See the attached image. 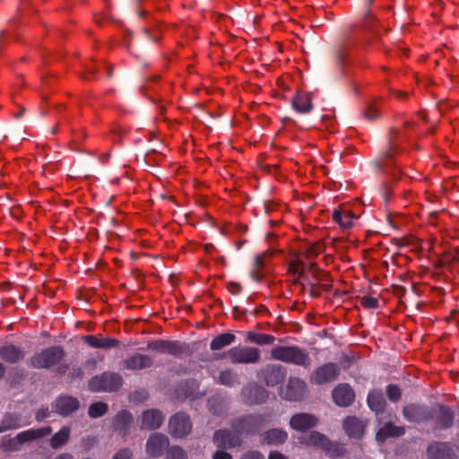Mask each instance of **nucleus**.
<instances>
[{"label":"nucleus","instance_id":"obj_1","mask_svg":"<svg viewBox=\"0 0 459 459\" xmlns=\"http://www.w3.org/2000/svg\"><path fill=\"white\" fill-rule=\"evenodd\" d=\"M65 356L66 351L62 346L53 345L33 354L29 366L37 369H50L61 363Z\"/></svg>","mask_w":459,"mask_h":459},{"label":"nucleus","instance_id":"obj_2","mask_svg":"<svg viewBox=\"0 0 459 459\" xmlns=\"http://www.w3.org/2000/svg\"><path fill=\"white\" fill-rule=\"evenodd\" d=\"M123 382V377L119 373L104 371L92 377L88 382V387L93 393H114L121 388Z\"/></svg>","mask_w":459,"mask_h":459},{"label":"nucleus","instance_id":"obj_3","mask_svg":"<svg viewBox=\"0 0 459 459\" xmlns=\"http://www.w3.org/2000/svg\"><path fill=\"white\" fill-rule=\"evenodd\" d=\"M265 421L264 415L250 413L233 419L230 425L239 437L255 436L264 427Z\"/></svg>","mask_w":459,"mask_h":459},{"label":"nucleus","instance_id":"obj_4","mask_svg":"<svg viewBox=\"0 0 459 459\" xmlns=\"http://www.w3.org/2000/svg\"><path fill=\"white\" fill-rule=\"evenodd\" d=\"M429 423L433 432L449 429L455 424V412L446 404L436 403L430 407Z\"/></svg>","mask_w":459,"mask_h":459},{"label":"nucleus","instance_id":"obj_5","mask_svg":"<svg viewBox=\"0 0 459 459\" xmlns=\"http://www.w3.org/2000/svg\"><path fill=\"white\" fill-rule=\"evenodd\" d=\"M276 360L307 367L310 363L308 354L298 346H276L271 351Z\"/></svg>","mask_w":459,"mask_h":459},{"label":"nucleus","instance_id":"obj_6","mask_svg":"<svg viewBox=\"0 0 459 459\" xmlns=\"http://www.w3.org/2000/svg\"><path fill=\"white\" fill-rule=\"evenodd\" d=\"M147 349L158 352L166 353L175 358H181L184 354L190 352L188 344L179 341H169L157 339L150 341Z\"/></svg>","mask_w":459,"mask_h":459},{"label":"nucleus","instance_id":"obj_7","mask_svg":"<svg viewBox=\"0 0 459 459\" xmlns=\"http://www.w3.org/2000/svg\"><path fill=\"white\" fill-rule=\"evenodd\" d=\"M193 424L189 415L178 411L169 420L168 432L174 438H183L192 431Z\"/></svg>","mask_w":459,"mask_h":459},{"label":"nucleus","instance_id":"obj_8","mask_svg":"<svg viewBox=\"0 0 459 459\" xmlns=\"http://www.w3.org/2000/svg\"><path fill=\"white\" fill-rule=\"evenodd\" d=\"M430 407L421 403H410L402 410L405 420L413 424H428L430 416Z\"/></svg>","mask_w":459,"mask_h":459},{"label":"nucleus","instance_id":"obj_9","mask_svg":"<svg viewBox=\"0 0 459 459\" xmlns=\"http://www.w3.org/2000/svg\"><path fill=\"white\" fill-rule=\"evenodd\" d=\"M213 444L220 449H233L242 446L243 437L233 429H220L213 432Z\"/></svg>","mask_w":459,"mask_h":459},{"label":"nucleus","instance_id":"obj_10","mask_svg":"<svg viewBox=\"0 0 459 459\" xmlns=\"http://www.w3.org/2000/svg\"><path fill=\"white\" fill-rule=\"evenodd\" d=\"M227 355L233 364L257 363L261 359L259 349L248 346L233 347Z\"/></svg>","mask_w":459,"mask_h":459},{"label":"nucleus","instance_id":"obj_11","mask_svg":"<svg viewBox=\"0 0 459 459\" xmlns=\"http://www.w3.org/2000/svg\"><path fill=\"white\" fill-rule=\"evenodd\" d=\"M340 373L341 368L336 363H325L312 372L310 382L317 385L332 383L338 378Z\"/></svg>","mask_w":459,"mask_h":459},{"label":"nucleus","instance_id":"obj_12","mask_svg":"<svg viewBox=\"0 0 459 459\" xmlns=\"http://www.w3.org/2000/svg\"><path fill=\"white\" fill-rule=\"evenodd\" d=\"M169 446V437L160 432L150 435L145 444V452L152 458H159Z\"/></svg>","mask_w":459,"mask_h":459},{"label":"nucleus","instance_id":"obj_13","mask_svg":"<svg viewBox=\"0 0 459 459\" xmlns=\"http://www.w3.org/2000/svg\"><path fill=\"white\" fill-rule=\"evenodd\" d=\"M286 369L281 365L269 364L261 369L259 376L268 386L281 384L286 377Z\"/></svg>","mask_w":459,"mask_h":459},{"label":"nucleus","instance_id":"obj_14","mask_svg":"<svg viewBox=\"0 0 459 459\" xmlns=\"http://www.w3.org/2000/svg\"><path fill=\"white\" fill-rule=\"evenodd\" d=\"M429 459H457L454 448L447 442L434 441L426 451Z\"/></svg>","mask_w":459,"mask_h":459},{"label":"nucleus","instance_id":"obj_15","mask_svg":"<svg viewBox=\"0 0 459 459\" xmlns=\"http://www.w3.org/2000/svg\"><path fill=\"white\" fill-rule=\"evenodd\" d=\"M307 385L299 377H290L288 381L285 390L281 391V394L289 401H300L306 393Z\"/></svg>","mask_w":459,"mask_h":459},{"label":"nucleus","instance_id":"obj_16","mask_svg":"<svg viewBox=\"0 0 459 459\" xmlns=\"http://www.w3.org/2000/svg\"><path fill=\"white\" fill-rule=\"evenodd\" d=\"M152 359L146 354L134 353L122 361V368L131 371L149 368L152 366Z\"/></svg>","mask_w":459,"mask_h":459},{"label":"nucleus","instance_id":"obj_17","mask_svg":"<svg viewBox=\"0 0 459 459\" xmlns=\"http://www.w3.org/2000/svg\"><path fill=\"white\" fill-rule=\"evenodd\" d=\"M332 397L336 405L348 407L353 403L355 394L349 384H339L333 388Z\"/></svg>","mask_w":459,"mask_h":459},{"label":"nucleus","instance_id":"obj_18","mask_svg":"<svg viewBox=\"0 0 459 459\" xmlns=\"http://www.w3.org/2000/svg\"><path fill=\"white\" fill-rule=\"evenodd\" d=\"M164 420L163 413L158 409L146 410L141 416V429L150 430L159 429Z\"/></svg>","mask_w":459,"mask_h":459},{"label":"nucleus","instance_id":"obj_19","mask_svg":"<svg viewBox=\"0 0 459 459\" xmlns=\"http://www.w3.org/2000/svg\"><path fill=\"white\" fill-rule=\"evenodd\" d=\"M29 421L25 420L21 413L6 411L0 421L1 433L17 429L29 425Z\"/></svg>","mask_w":459,"mask_h":459},{"label":"nucleus","instance_id":"obj_20","mask_svg":"<svg viewBox=\"0 0 459 459\" xmlns=\"http://www.w3.org/2000/svg\"><path fill=\"white\" fill-rule=\"evenodd\" d=\"M132 422V413L126 410H122L119 411L114 418L113 429L120 437H125L130 431Z\"/></svg>","mask_w":459,"mask_h":459},{"label":"nucleus","instance_id":"obj_21","mask_svg":"<svg viewBox=\"0 0 459 459\" xmlns=\"http://www.w3.org/2000/svg\"><path fill=\"white\" fill-rule=\"evenodd\" d=\"M317 418L312 414L300 412L294 414L290 420V426L296 430L304 431L317 425Z\"/></svg>","mask_w":459,"mask_h":459},{"label":"nucleus","instance_id":"obj_22","mask_svg":"<svg viewBox=\"0 0 459 459\" xmlns=\"http://www.w3.org/2000/svg\"><path fill=\"white\" fill-rule=\"evenodd\" d=\"M243 395L248 404H262L268 398V392L258 385L246 386L243 389Z\"/></svg>","mask_w":459,"mask_h":459},{"label":"nucleus","instance_id":"obj_23","mask_svg":"<svg viewBox=\"0 0 459 459\" xmlns=\"http://www.w3.org/2000/svg\"><path fill=\"white\" fill-rule=\"evenodd\" d=\"M52 428L50 426L42 427L39 429H30L18 433L13 438V442H20L21 446L24 443L44 437L51 434Z\"/></svg>","mask_w":459,"mask_h":459},{"label":"nucleus","instance_id":"obj_24","mask_svg":"<svg viewBox=\"0 0 459 459\" xmlns=\"http://www.w3.org/2000/svg\"><path fill=\"white\" fill-rule=\"evenodd\" d=\"M79 401L72 396H59L54 403L56 411L63 416H67L79 409Z\"/></svg>","mask_w":459,"mask_h":459},{"label":"nucleus","instance_id":"obj_25","mask_svg":"<svg viewBox=\"0 0 459 459\" xmlns=\"http://www.w3.org/2000/svg\"><path fill=\"white\" fill-rule=\"evenodd\" d=\"M25 357V351L14 344H4L0 347V359L10 364H16Z\"/></svg>","mask_w":459,"mask_h":459},{"label":"nucleus","instance_id":"obj_26","mask_svg":"<svg viewBox=\"0 0 459 459\" xmlns=\"http://www.w3.org/2000/svg\"><path fill=\"white\" fill-rule=\"evenodd\" d=\"M82 340L89 346L96 349H110L119 345L117 339L101 335H83Z\"/></svg>","mask_w":459,"mask_h":459},{"label":"nucleus","instance_id":"obj_27","mask_svg":"<svg viewBox=\"0 0 459 459\" xmlns=\"http://www.w3.org/2000/svg\"><path fill=\"white\" fill-rule=\"evenodd\" d=\"M393 158V152L390 151H385L382 153L381 157L379 159H377L372 161V166L377 172H385L392 176V178L394 180H398L399 177L396 174V172L393 171L391 169V162L389 161L390 159Z\"/></svg>","mask_w":459,"mask_h":459},{"label":"nucleus","instance_id":"obj_28","mask_svg":"<svg viewBox=\"0 0 459 459\" xmlns=\"http://www.w3.org/2000/svg\"><path fill=\"white\" fill-rule=\"evenodd\" d=\"M342 427L350 437L360 438L363 435L364 425L357 417L349 416L345 418Z\"/></svg>","mask_w":459,"mask_h":459},{"label":"nucleus","instance_id":"obj_29","mask_svg":"<svg viewBox=\"0 0 459 459\" xmlns=\"http://www.w3.org/2000/svg\"><path fill=\"white\" fill-rule=\"evenodd\" d=\"M404 434V427L396 426L393 422H387L377 432V439L385 441L387 437H399Z\"/></svg>","mask_w":459,"mask_h":459},{"label":"nucleus","instance_id":"obj_30","mask_svg":"<svg viewBox=\"0 0 459 459\" xmlns=\"http://www.w3.org/2000/svg\"><path fill=\"white\" fill-rule=\"evenodd\" d=\"M209 411L215 416H223L228 412V401L221 395H212L207 402Z\"/></svg>","mask_w":459,"mask_h":459},{"label":"nucleus","instance_id":"obj_31","mask_svg":"<svg viewBox=\"0 0 459 459\" xmlns=\"http://www.w3.org/2000/svg\"><path fill=\"white\" fill-rule=\"evenodd\" d=\"M368 407L376 413H382L385 411L386 402L380 390H372L367 396Z\"/></svg>","mask_w":459,"mask_h":459},{"label":"nucleus","instance_id":"obj_32","mask_svg":"<svg viewBox=\"0 0 459 459\" xmlns=\"http://www.w3.org/2000/svg\"><path fill=\"white\" fill-rule=\"evenodd\" d=\"M347 56L348 53L342 48H338L334 51L333 58L338 79L350 76L346 69Z\"/></svg>","mask_w":459,"mask_h":459},{"label":"nucleus","instance_id":"obj_33","mask_svg":"<svg viewBox=\"0 0 459 459\" xmlns=\"http://www.w3.org/2000/svg\"><path fill=\"white\" fill-rule=\"evenodd\" d=\"M291 106L299 113L306 114L312 110L313 105L309 95L298 92L291 100Z\"/></svg>","mask_w":459,"mask_h":459},{"label":"nucleus","instance_id":"obj_34","mask_svg":"<svg viewBox=\"0 0 459 459\" xmlns=\"http://www.w3.org/2000/svg\"><path fill=\"white\" fill-rule=\"evenodd\" d=\"M288 433L281 429H272L264 433L263 440L268 445H280L285 442Z\"/></svg>","mask_w":459,"mask_h":459},{"label":"nucleus","instance_id":"obj_35","mask_svg":"<svg viewBox=\"0 0 459 459\" xmlns=\"http://www.w3.org/2000/svg\"><path fill=\"white\" fill-rule=\"evenodd\" d=\"M215 382L230 387L240 383L238 373L231 368L221 371Z\"/></svg>","mask_w":459,"mask_h":459},{"label":"nucleus","instance_id":"obj_36","mask_svg":"<svg viewBox=\"0 0 459 459\" xmlns=\"http://www.w3.org/2000/svg\"><path fill=\"white\" fill-rule=\"evenodd\" d=\"M236 341V336L230 333H224L214 337L210 342L212 351H219L226 346L232 344Z\"/></svg>","mask_w":459,"mask_h":459},{"label":"nucleus","instance_id":"obj_37","mask_svg":"<svg viewBox=\"0 0 459 459\" xmlns=\"http://www.w3.org/2000/svg\"><path fill=\"white\" fill-rule=\"evenodd\" d=\"M70 432L69 427L65 426L61 428V429L55 433L50 438V446L54 449H57L65 445L69 440Z\"/></svg>","mask_w":459,"mask_h":459},{"label":"nucleus","instance_id":"obj_38","mask_svg":"<svg viewBox=\"0 0 459 459\" xmlns=\"http://www.w3.org/2000/svg\"><path fill=\"white\" fill-rule=\"evenodd\" d=\"M266 259L263 258L262 255H256L254 258L253 268L250 271V277L260 282L264 278V274L262 273V269L266 265Z\"/></svg>","mask_w":459,"mask_h":459},{"label":"nucleus","instance_id":"obj_39","mask_svg":"<svg viewBox=\"0 0 459 459\" xmlns=\"http://www.w3.org/2000/svg\"><path fill=\"white\" fill-rule=\"evenodd\" d=\"M247 338L249 342L259 345L272 344L275 341V337L271 334L255 333L251 331L247 333Z\"/></svg>","mask_w":459,"mask_h":459},{"label":"nucleus","instance_id":"obj_40","mask_svg":"<svg viewBox=\"0 0 459 459\" xmlns=\"http://www.w3.org/2000/svg\"><path fill=\"white\" fill-rule=\"evenodd\" d=\"M305 443L308 446L321 447L323 450L325 449V446H329V439L325 435L317 431L310 433L306 437Z\"/></svg>","mask_w":459,"mask_h":459},{"label":"nucleus","instance_id":"obj_41","mask_svg":"<svg viewBox=\"0 0 459 459\" xmlns=\"http://www.w3.org/2000/svg\"><path fill=\"white\" fill-rule=\"evenodd\" d=\"M108 405L104 402H96L90 405L88 409V415L92 418H100L107 413Z\"/></svg>","mask_w":459,"mask_h":459},{"label":"nucleus","instance_id":"obj_42","mask_svg":"<svg viewBox=\"0 0 459 459\" xmlns=\"http://www.w3.org/2000/svg\"><path fill=\"white\" fill-rule=\"evenodd\" d=\"M324 451H325V453L329 456H331L332 458H335V459H340V458L343 457L346 453L345 448L342 445L336 444V443H332L330 440H329V446H325Z\"/></svg>","mask_w":459,"mask_h":459},{"label":"nucleus","instance_id":"obj_43","mask_svg":"<svg viewBox=\"0 0 459 459\" xmlns=\"http://www.w3.org/2000/svg\"><path fill=\"white\" fill-rule=\"evenodd\" d=\"M26 377L25 371L21 368H13V371L8 377V383L12 387H18L22 385L23 380Z\"/></svg>","mask_w":459,"mask_h":459},{"label":"nucleus","instance_id":"obj_44","mask_svg":"<svg viewBox=\"0 0 459 459\" xmlns=\"http://www.w3.org/2000/svg\"><path fill=\"white\" fill-rule=\"evenodd\" d=\"M165 459H188L186 451L179 446L169 448Z\"/></svg>","mask_w":459,"mask_h":459},{"label":"nucleus","instance_id":"obj_45","mask_svg":"<svg viewBox=\"0 0 459 459\" xmlns=\"http://www.w3.org/2000/svg\"><path fill=\"white\" fill-rule=\"evenodd\" d=\"M387 398L393 402L397 403L402 397V391L397 385H388L385 388Z\"/></svg>","mask_w":459,"mask_h":459},{"label":"nucleus","instance_id":"obj_46","mask_svg":"<svg viewBox=\"0 0 459 459\" xmlns=\"http://www.w3.org/2000/svg\"><path fill=\"white\" fill-rule=\"evenodd\" d=\"M276 236L273 233H268L266 235V240L270 244V247H268L265 251H264L262 254H259V255H262L263 258L266 259L268 262L269 258L272 257V255L276 253V249L273 246V242L276 239Z\"/></svg>","mask_w":459,"mask_h":459},{"label":"nucleus","instance_id":"obj_47","mask_svg":"<svg viewBox=\"0 0 459 459\" xmlns=\"http://www.w3.org/2000/svg\"><path fill=\"white\" fill-rule=\"evenodd\" d=\"M399 131L395 127H391L388 134V151L394 152L397 149L394 139L398 136Z\"/></svg>","mask_w":459,"mask_h":459},{"label":"nucleus","instance_id":"obj_48","mask_svg":"<svg viewBox=\"0 0 459 459\" xmlns=\"http://www.w3.org/2000/svg\"><path fill=\"white\" fill-rule=\"evenodd\" d=\"M353 225V216L349 211L342 212V218L341 220L340 227L342 229H350Z\"/></svg>","mask_w":459,"mask_h":459},{"label":"nucleus","instance_id":"obj_49","mask_svg":"<svg viewBox=\"0 0 459 459\" xmlns=\"http://www.w3.org/2000/svg\"><path fill=\"white\" fill-rule=\"evenodd\" d=\"M361 305L366 308H377L379 302L377 299L371 296H364L361 299Z\"/></svg>","mask_w":459,"mask_h":459},{"label":"nucleus","instance_id":"obj_50","mask_svg":"<svg viewBox=\"0 0 459 459\" xmlns=\"http://www.w3.org/2000/svg\"><path fill=\"white\" fill-rule=\"evenodd\" d=\"M363 115L367 119L373 121L378 117V110L373 105H368Z\"/></svg>","mask_w":459,"mask_h":459},{"label":"nucleus","instance_id":"obj_51","mask_svg":"<svg viewBox=\"0 0 459 459\" xmlns=\"http://www.w3.org/2000/svg\"><path fill=\"white\" fill-rule=\"evenodd\" d=\"M133 452L129 448H122L118 450L112 457V459H132Z\"/></svg>","mask_w":459,"mask_h":459},{"label":"nucleus","instance_id":"obj_52","mask_svg":"<svg viewBox=\"0 0 459 459\" xmlns=\"http://www.w3.org/2000/svg\"><path fill=\"white\" fill-rule=\"evenodd\" d=\"M142 34H143V36L146 39H148V40H150V41H152V42H153V43H158V42H159V40H160V36H159V35H157V34H153V33L151 31V30H150V29H147V28L143 29V30H142Z\"/></svg>","mask_w":459,"mask_h":459},{"label":"nucleus","instance_id":"obj_53","mask_svg":"<svg viewBox=\"0 0 459 459\" xmlns=\"http://www.w3.org/2000/svg\"><path fill=\"white\" fill-rule=\"evenodd\" d=\"M50 416V411L48 407L39 409L35 413L37 421H42L44 419Z\"/></svg>","mask_w":459,"mask_h":459},{"label":"nucleus","instance_id":"obj_54","mask_svg":"<svg viewBox=\"0 0 459 459\" xmlns=\"http://www.w3.org/2000/svg\"><path fill=\"white\" fill-rule=\"evenodd\" d=\"M227 449H218L213 454L212 458V459H232V455L226 452Z\"/></svg>","mask_w":459,"mask_h":459},{"label":"nucleus","instance_id":"obj_55","mask_svg":"<svg viewBox=\"0 0 459 459\" xmlns=\"http://www.w3.org/2000/svg\"><path fill=\"white\" fill-rule=\"evenodd\" d=\"M240 459H264L263 455L258 451L250 450L244 453Z\"/></svg>","mask_w":459,"mask_h":459},{"label":"nucleus","instance_id":"obj_56","mask_svg":"<svg viewBox=\"0 0 459 459\" xmlns=\"http://www.w3.org/2000/svg\"><path fill=\"white\" fill-rule=\"evenodd\" d=\"M346 85H347L348 91L351 94H354L355 96L359 95V84L356 81L350 79L347 81Z\"/></svg>","mask_w":459,"mask_h":459},{"label":"nucleus","instance_id":"obj_57","mask_svg":"<svg viewBox=\"0 0 459 459\" xmlns=\"http://www.w3.org/2000/svg\"><path fill=\"white\" fill-rule=\"evenodd\" d=\"M290 272L297 277V280L302 278L305 273V269L300 270L298 265L291 264L290 265Z\"/></svg>","mask_w":459,"mask_h":459},{"label":"nucleus","instance_id":"obj_58","mask_svg":"<svg viewBox=\"0 0 459 459\" xmlns=\"http://www.w3.org/2000/svg\"><path fill=\"white\" fill-rule=\"evenodd\" d=\"M228 290L232 295H238L242 290V286L238 282H230Z\"/></svg>","mask_w":459,"mask_h":459},{"label":"nucleus","instance_id":"obj_59","mask_svg":"<svg viewBox=\"0 0 459 459\" xmlns=\"http://www.w3.org/2000/svg\"><path fill=\"white\" fill-rule=\"evenodd\" d=\"M393 292L397 297H403L406 293V289L401 285H393Z\"/></svg>","mask_w":459,"mask_h":459},{"label":"nucleus","instance_id":"obj_60","mask_svg":"<svg viewBox=\"0 0 459 459\" xmlns=\"http://www.w3.org/2000/svg\"><path fill=\"white\" fill-rule=\"evenodd\" d=\"M374 19L375 18H374L373 14L370 12H368L366 13L364 27L367 30H371L372 29V22H373Z\"/></svg>","mask_w":459,"mask_h":459},{"label":"nucleus","instance_id":"obj_61","mask_svg":"<svg viewBox=\"0 0 459 459\" xmlns=\"http://www.w3.org/2000/svg\"><path fill=\"white\" fill-rule=\"evenodd\" d=\"M5 446L6 449L8 450H13V451H16V450H19L20 446H21V444L20 442H13V438L9 439L8 442L4 445Z\"/></svg>","mask_w":459,"mask_h":459},{"label":"nucleus","instance_id":"obj_62","mask_svg":"<svg viewBox=\"0 0 459 459\" xmlns=\"http://www.w3.org/2000/svg\"><path fill=\"white\" fill-rule=\"evenodd\" d=\"M382 191L384 198L385 199V201H387L392 195V189L389 187L387 183H383Z\"/></svg>","mask_w":459,"mask_h":459},{"label":"nucleus","instance_id":"obj_63","mask_svg":"<svg viewBox=\"0 0 459 459\" xmlns=\"http://www.w3.org/2000/svg\"><path fill=\"white\" fill-rule=\"evenodd\" d=\"M342 212L343 211H340V210H334L333 212V220L334 221V222H336L339 226L341 224V220L342 218Z\"/></svg>","mask_w":459,"mask_h":459},{"label":"nucleus","instance_id":"obj_64","mask_svg":"<svg viewBox=\"0 0 459 459\" xmlns=\"http://www.w3.org/2000/svg\"><path fill=\"white\" fill-rule=\"evenodd\" d=\"M314 279L320 282L324 281H327L329 279V275L326 273H321L319 271V273H316Z\"/></svg>","mask_w":459,"mask_h":459}]
</instances>
